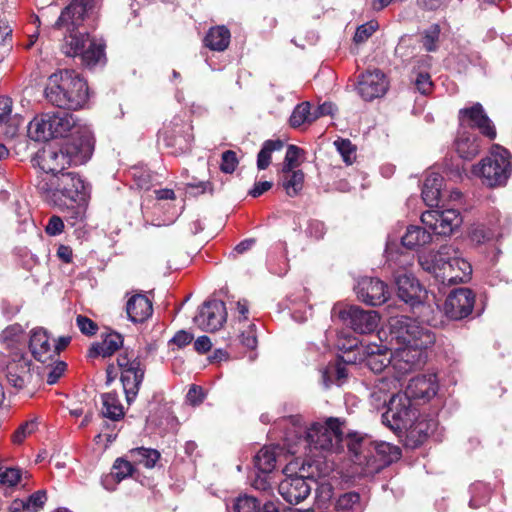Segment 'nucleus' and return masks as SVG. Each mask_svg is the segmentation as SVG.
Returning <instances> with one entry per match:
<instances>
[{"mask_svg": "<svg viewBox=\"0 0 512 512\" xmlns=\"http://www.w3.org/2000/svg\"><path fill=\"white\" fill-rule=\"evenodd\" d=\"M93 8L94 0H72L53 25L56 29L66 28L71 31L64 38L63 53L69 57L79 56L82 64L88 67H93L104 59V44L87 33H75L73 30L83 23Z\"/></svg>", "mask_w": 512, "mask_h": 512, "instance_id": "1", "label": "nucleus"}, {"mask_svg": "<svg viewBox=\"0 0 512 512\" xmlns=\"http://www.w3.org/2000/svg\"><path fill=\"white\" fill-rule=\"evenodd\" d=\"M399 385V379L391 377L379 379L374 386L371 397L376 400L377 405H384L388 401V409L382 416L383 422L397 432L408 430L417 433L424 432L417 410L412 406L411 399L407 395L402 393L392 394L388 400L387 394L397 390Z\"/></svg>", "mask_w": 512, "mask_h": 512, "instance_id": "2", "label": "nucleus"}, {"mask_svg": "<svg viewBox=\"0 0 512 512\" xmlns=\"http://www.w3.org/2000/svg\"><path fill=\"white\" fill-rule=\"evenodd\" d=\"M290 427L285 434L288 449L292 453L297 450L294 446L303 445L310 450L338 451L341 448L343 432L341 423L336 418H329L325 423H313L310 427L302 424L300 416H291L287 419Z\"/></svg>", "mask_w": 512, "mask_h": 512, "instance_id": "3", "label": "nucleus"}, {"mask_svg": "<svg viewBox=\"0 0 512 512\" xmlns=\"http://www.w3.org/2000/svg\"><path fill=\"white\" fill-rule=\"evenodd\" d=\"M347 447L352 462L361 468V476L375 475L400 455L398 448L389 443L374 442L357 434L348 436Z\"/></svg>", "mask_w": 512, "mask_h": 512, "instance_id": "4", "label": "nucleus"}, {"mask_svg": "<svg viewBox=\"0 0 512 512\" xmlns=\"http://www.w3.org/2000/svg\"><path fill=\"white\" fill-rule=\"evenodd\" d=\"M45 95L51 104L72 110L83 108L89 98L86 81L73 70L52 74L49 77Z\"/></svg>", "mask_w": 512, "mask_h": 512, "instance_id": "5", "label": "nucleus"}, {"mask_svg": "<svg viewBox=\"0 0 512 512\" xmlns=\"http://www.w3.org/2000/svg\"><path fill=\"white\" fill-rule=\"evenodd\" d=\"M422 268L442 283L457 284L470 279L472 266L454 245H443L430 257L420 258Z\"/></svg>", "mask_w": 512, "mask_h": 512, "instance_id": "6", "label": "nucleus"}, {"mask_svg": "<svg viewBox=\"0 0 512 512\" xmlns=\"http://www.w3.org/2000/svg\"><path fill=\"white\" fill-rule=\"evenodd\" d=\"M87 129L79 120L66 111L47 112L34 117L28 125V135L34 141H47L51 138L65 137Z\"/></svg>", "mask_w": 512, "mask_h": 512, "instance_id": "7", "label": "nucleus"}, {"mask_svg": "<svg viewBox=\"0 0 512 512\" xmlns=\"http://www.w3.org/2000/svg\"><path fill=\"white\" fill-rule=\"evenodd\" d=\"M389 328L391 337L403 346L427 349L435 342V335L427 326L408 316L391 317Z\"/></svg>", "mask_w": 512, "mask_h": 512, "instance_id": "8", "label": "nucleus"}, {"mask_svg": "<svg viewBox=\"0 0 512 512\" xmlns=\"http://www.w3.org/2000/svg\"><path fill=\"white\" fill-rule=\"evenodd\" d=\"M473 174L488 187L504 185L512 172L511 156L508 150L497 148L473 167Z\"/></svg>", "mask_w": 512, "mask_h": 512, "instance_id": "9", "label": "nucleus"}, {"mask_svg": "<svg viewBox=\"0 0 512 512\" xmlns=\"http://www.w3.org/2000/svg\"><path fill=\"white\" fill-rule=\"evenodd\" d=\"M117 364L121 371V382L128 403L137 396L144 379L145 366L132 352L125 350L117 357Z\"/></svg>", "mask_w": 512, "mask_h": 512, "instance_id": "10", "label": "nucleus"}, {"mask_svg": "<svg viewBox=\"0 0 512 512\" xmlns=\"http://www.w3.org/2000/svg\"><path fill=\"white\" fill-rule=\"evenodd\" d=\"M37 186L39 190L45 193L56 190L73 202L85 200V183L78 174L73 172L61 173L56 177V182H51V184L42 180Z\"/></svg>", "mask_w": 512, "mask_h": 512, "instance_id": "11", "label": "nucleus"}, {"mask_svg": "<svg viewBox=\"0 0 512 512\" xmlns=\"http://www.w3.org/2000/svg\"><path fill=\"white\" fill-rule=\"evenodd\" d=\"M421 221L433 233L449 236L461 225L462 217L455 209H434L423 212Z\"/></svg>", "mask_w": 512, "mask_h": 512, "instance_id": "12", "label": "nucleus"}, {"mask_svg": "<svg viewBox=\"0 0 512 512\" xmlns=\"http://www.w3.org/2000/svg\"><path fill=\"white\" fill-rule=\"evenodd\" d=\"M332 315H337L344 322H348L354 331L362 334L373 332L379 322L376 311L363 310L357 306H350L348 309H339L335 306Z\"/></svg>", "mask_w": 512, "mask_h": 512, "instance_id": "13", "label": "nucleus"}, {"mask_svg": "<svg viewBox=\"0 0 512 512\" xmlns=\"http://www.w3.org/2000/svg\"><path fill=\"white\" fill-rule=\"evenodd\" d=\"M75 135L78 137L71 139L62 147L69 166L85 164L91 158L94 150V138L88 128L81 129Z\"/></svg>", "mask_w": 512, "mask_h": 512, "instance_id": "14", "label": "nucleus"}, {"mask_svg": "<svg viewBox=\"0 0 512 512\" xmlns=\"http://www.w3.org/2000/svg\"><path fill=\"white\" fill-rule=\"evenodd\" d=\"M475 294L469 288H458L449 293L444 303V313L451 320L468 317L474 308Z\"/></svg>", "mask_w": 512, "mask_h": 512, "instance_id": "15", "label": "nucleus"}, {"mask_svg": "<svg viewBox=\"0 0 512 512\" xmlns=\"http://www.w3.org/2000/svg\"><path fill=\"white\" fill-rule=\"evenodd\" d=\"M227 312L225 303L221 300H209L203 303L194 323L202 330L214 332L226 322Z\"/></svg>", "mask_w": 512, "mask_h": 512, "instance_id": "16", "label": "nucleus"}, {"mask_svg": "<svg viewBox=\"0 0 512 512\" xmlns=\"http://www.w3.org/2000/svg\"><path fill=\"white\" fill-rule=\"evenodd\" d=\"M355 289L358 299L371 306L381 305L389 297L387 285L377 278L363 277Z\"/></svg>", "mask_w": 512, "mask_h": 512, "instance_id": "17", "label": "nucleus"}, {"mask_svg": "<svg viewBox=\"0 0 512 512\" xmlns=\"http://www.w3.org/2000/svg\"><path fill=\"white\" fill-rule=\"evenodd\" d=\"M388 90V80L385 74L375 69L367 71L360 76L357 91L365 101H372L382 97Z\"/></svg>", "mask_w": 512, "mask_h": 512, "instance_id": "18", "label": "nucleus"}, {"mask_svg": "<svg viewBox=\"0 0 512 512\" xmlns=\"http://www.w3.org/2000/svg\"><path fill=\"white\" fill-rule=\"evenodd\" d=\"M31 361L23 354L14 352L11 361L6 366V379L8 384L16 391H20L30 382Z\"/></svg>", "mask_w": 512, "mask_h": 512, "instance_id": "19", "label": "nucleus"}, {"mask_svg": "<svg viewBox=\"0 0 512 512\" xmlns=\"http://www.w3.org/2000/svg\"><path fill=\"white\" fill-rule=\"evenodd\" d=\"M311 479L303 476H288L279 483L280 495L290 504H298L311 492Z\"/></svg>", "mask_w": 512, "mask_h": 512, "instance_id": "20", "label": "nucleus"}, {"mask_svg": "<svg viewBox=\"0 0 512 512\" xmlns=\"http://www.w3.org/2000/svg\"><path fill=\"white\" fill-rule=\"evenodd\" d=\"M438 391V381L434 374H424L412 378L407 387L404 395L409 399H416L422 401H429Z\"/></svg>", "mask_w": 512, "mask_h": 512, "instance_id": "21", "label": "nucleus"}, {"mask_svg": "<svg viewBox=\"0 0 512 512\" xmlns=\"http://www.w3.org/2000/svg\"><path fill=\"white\" fill-rule=\"evenodd\" d=\"M32 161L34 166H38L43 172L51 173L53 176L61 174L69 166L62 148L59 150L44 148L37 152Z\"/></svg>", "mask_w": 512, "mask_h": 512, "instance_id": "22", "label": "nucleus"}, {"mask_svg": "<svg viewBox=\"0 0 512 512\" xmlns=\"http://www.w3.org/2000/svg\"><path fill=\"white\" fill-rule=\"evenodd\" d=\"M422 350L413 347H399L391 353V368L398 375L411 372L422 363Z\"/></svg>", "mask_w": 512, "mask_h": 512, "instance_id": "23", "label": "nucleus"}, {"mask_svg": "<svg viewBox=\"0 0 512 512\" xmlns=\"http://www.w3.org/2000/svg\"><path fill=\"white\" fill-rule=\"evenodd\" d=\"M190 130V127L182 125L180 119H174V121L165 126L162 131L166 145L175 147L177 151L181 153L190 150L193 139Z\"/></svg>", "mask_w": 512, "mask_h": 512, "instance_id": "24", "label": "nucleus"}, {"mask_svg": "<svg viewBox=\"0 0 512 512\" xmlns=\"http://www.w3.org/2000/svg\"><path fill=\"white\" fill-rule=\"evenodd\" d=\"M29 348L34 358L39 362L46 363L56 359V350H53L50 337L43 328H36L31 331Z\"/></svg>", "mask_w": 512, "mask_h": 512, "instance_id": "25", "label": "nucleus"}, {"mask_svg": "<svg viewBox=\"0 0 512 512\" xmlns=\"http://www.w3.org/2000/svg\"><path fill=\"white\" fill-rule=\"evenodd\" d=\"M395 283L397 286V295L405 303L412 307L421 303L422 287L419 282L411 275L398 273L395 275Z\"/></svg>", "mask_w": 512, "mask_h": 512, "instance_id": "26", "label": "nucleus"}, {"mask_svg": "<svg viewBox=\"0 0 512 512\" xmlns=\"http://www.w3.org/2000/svg\"><path fill=\"white\" fill-rule=\"evenodd\" d=\"M460 116L463 118L466 117L470 121V125L478 128L484 136L491 140L495 139V126L485 113L480 103H475L470 108L461 109Z\"/></svg>", "mask_w": 512, "mask_h": 512, "instance_id": "27", "label": "nucleus"}, {"mask_svg": "<svg viewBox=\"0 0 512 512\" xmlns=\"http://www.w3.org/2000/svg\"><path fill=\"white\" fill-rule=\"evenodd\" d=\"M365 365L374 373H381L391 366V353L386 347L370 343L363 348Z\"/></svg>", "mask_w": 512, "mask_h": 512, "instance_id": "28", "label": "nucleus"}, {"mask_svg": "<svg viewBox=\"0 0 512 512\" xmlns=\"http://www.w3.org/2000/svg\"><path fill=\"white\" fill-rule=\"evenodd\" d=\"M126 312L129 320L134 323H142L152 315V302L144 294L133 295L127 301Z\"/></svg>", "mask_w": 512, "mask_h": 512, "instance_id": "29", "label": "nucleus"}, {"mask_svg": "<svg viewBox=\"0 0 512 512\" xmlns=\"http://www.w3.org/2000/svg\"><path fill=\"white\" fill-rule=\"evenodd\" d=\"M443 177L436 172L427 175L422 189V198L428 206L438 204L442 195Z\"/></svg>", "mask_w": 512, "mask_h": 512, "instance_id": "30", "label": "nucleus"}, {"mask_svg": "<svg viewBox=\"0 0 512 512\" xmlns=\"http://www.w3.org/2000/svg\"><path fill=\"white\" fill-rule=\"evenodd\" d=\"M123 345V338L119 333L110 332L100 343L94 344L88 353L91 358L102 356L103 358L111 356Z\"/></svg>", "mask_w": 512, "mask_h": 512, "instance_id": "31", "label": "nucleus"}, {"mask_svg": "<svg viewBox=\"0 0 512 512\" xmlns=\"http://www.w3.org/2000/svg\"><path fill=\"white\" fill-rule=\"evenodd\" d=\"M230 38V31L225 26H216L209 29L204 43L210 50L222 52L228 48Z\"/></svg>", "mask_w": 512, "mask_h": 512, "instance_id": "32", "label": "nucleus"}, {"mask_svg": "<svg viewBox=\"0 0 512 512\" xmlns=\"http://www.w3.org/2000/svg\"><path fill=\"white\" fill-rule=\"evenodd\" d=\"M24 331L22 326L19 324H13L5 328L0 334L1 343L9 350L14 352L22 353L24 345Z\"/></svg>", "mask_w": 512, "mask_h": 512, "instance_id": "33", "label": "nucleus"}, {"mask_svg": "<svg viewBox=\"0 0 512 512\" xmlns=\"http://www.w3.org/2000/svg\"><path fill=\"white\" fill-rule=\"evenodd\" d=\"M402 245L408 249H415L432 241V234L420 226H409L401 238Z\"/></svg>", "mask_w": 512, "mask_h": 512, "instance_id": "34", "label": "nucleus"}, {"mask_svg": "<svg viewBox=\"0 0 512 512\" xmlns=\"http://www.w3.org/2000/svg\"><path fill=\"white\" fill-rule=\"evenodd\" d=\"M47 500L45 490H38L30 495L26 500H15L11 507V512H38L41 510Z\"/></svg>", "mask_w": 512, "mask_h": 512, "instance_id": "35", "label": "nucleus"}, {"mask_svg": "<svg viewBox=\"0 0 512 512\" xmlns=\"http://www.w3.org/2000/svg\"><path fill=\"white\" fill-rule=\"evenodd\" d=\"M456 151L463 159H472L479 153V143L475 135L460 133L455 142Z\"/></svg>", "mask_w": 512, "mask_h": 512, "instance_id": "36", "label": "nucleus"}, {"mask_svg": "<svg viewBox=\"0 0 512 512\" xmlns=\"http://www.w3.org/2000/svg\"><path fill=\"white\" fill-rule=\"evenodd\" d=\"M103 409L102 414L104 417L113 421H118L124 416V409L115 392H109L102 395Z\"/></svg>", "mask_w": 512, "mask_h": 512, "instance_id": "37", "label": "nucleus"}, {"mask_svg": "<svg viewBox=\"0 0 512 512\" xmlns=\"http://www.w3.org/2000/svg\"><path fill=\"white\" fill-rule=\"evenodd\" d=\"M284 147V142L280 139L266 140L261 150L257 155V168L259 170H265L271 163L272 153L281 151Z\"/></svg>", "mask_w": 512, "mask_h": 512, "instance_id": "38", "label": "nucleus"}, {"mask_svg": "<svg viewBox=\"0 0 512 512\" xmlns=\"http://www.w3.org/2000/svg\"><path fill=\"white\" fill-rule=\"evenodd\" d=\"M256 468L263 473H270L276 466L275 448L263 447L254 457Z\"/></svg>", "mask_w": 512, "mask_h": 512, "instance_id": "39", "label": "nucleus"}, {"mask_svg": "<svg viewBox=\"0 0 512 512\" xmlns=\"http://www.w3.org/2000/svg\"><path fill=\"white\" fill-rule=\"evenodd\" d=\"M129 454L136 463L146 468L155 467L157 461L160 459V453L157 450L144 447L132 449Z\"/></svg>", "mask_w": 512, "mask_h": 512, "instance_id": "40", "label": "nucleus"}, {"mask_svg": "<svg viewBox=\"0 0 512 512\" xmlns=\"http://www.w3.org/2000/svg\"><path fill=\"white\" fill-rule=\"evenodd\" d=\"M284 174L286 176L283 180L282 186L286 194L290 197L297 196L303 188L304 173L301 170H292L291 172Z\"/></svg>", "mask_w": 512, "mask_h": 512, "instance_id": "41", "label": "nucleus"}, {"mask_svg": "<svg viewBox=\"0 0 512 512\" xmlns=\"http://www.w3.org/2000/svg\"><path fill=\"white\" fill-rule=\"evenodd\" d=\"M313 115L311 111V105L309 102H302L298 104L289 119V123L291 127L298 128L304 123H311L313 122Z\"/></svg>", "mask_w": 512, "mask_h": 512, "instance_id": "42", "label": "nucleus"}, {"mask_svg": "<svg viewBox=\"0 0 512 512\" xmlns=\"http://www.w3.org/2000/svg\"><path fill=\"white\" fill-rule=\"evenodd\" d=\"M38 429V422L36 419L28 420L22 423L12 434V442L20 445L24 440L32 435Z\"/></svg>", "mask_w": 512, "mask_h": 512, "instance_id": "43", "label": "nucleus"}, {"mask_svg": "<svg viewBox=\"0 0 512 512\" xmlns=\"http://www.w3.org/2000/svg\"><path fill=\"white\" fill-rule=\"evenodd\" d=\"M334 145L347 165H351L355 161L356 147L350 140L340 138L334 142Z\"/></svg>", "mask_w": 512, "mask_h": 512, "instance_id": "44", "label": "nucleus"}, {"mask_svg": "<svg viewBox=\"0 0 512 512\" xmlns=\"http://www.w3.org/2000/svg\"><path fill=\"white\" fill-rule=\"evenodd\" d=\"M303 150L295 145H288L287 151L285 154L282 172L288 173L291 172L295 167H297L299 162V157L302 154Z\"/></svg>", "mask_w": 512, "mask_h": 512, "instance_id": "45", "label": "nucleus"}, {"mask_svg": "<svg viewBox=\"0 0 512 512\" xmlns=\"http://www.w3.org/2000/svg\"><path fill=\"white\" fill-rule=\"evenodd\" d=\"M259 509L258 500L248 495L239 496L233 505L234 512H258Z\"/></svg>", "mask_w": 512, "mask_h": 512, "instance_id": "46", "label": "nucleus"}, {"mask_svg": "<svg viewBox=\"0 0 512 512\" xmlns=\"http://www.w3.org/2000/svg\"><path fill=\"white\" fill-rule=\"evenodd\" d=\"M133 471H134L133 465L129 461H127L123 458H118L114 462L111 475L118 482H120L123 479L131 476Z\"/></svg>", "mask_w": 512, "mask_h": 512, "instance_id": "47", "label": "nucleus"}, {"mask_svg": "<svg viewBox=\"0 0 512 512\" xmlns=\"http://www.w3.org/2000/svg\"><path fill=\"white\" fill-rule=\"evenodd\" d=\"M379 28V24L375 20H371L365 24L358 26L354 35V42L357 44L367 41Z\"/></svg>", "mask_w": 512, "mask_h": 512, "instance_id": "48", "label": "nucleus"}, {"mask_svg": "<svg viewBox=\"0 0 512 512\" xmlns=\"http://www.w3.org/2000/svg\"><path fill=\"white\" fill-rule=\"evenodd\" d=\"M360 506V495L356 492H348L341 495L336 501V508L340 511H348Z\"/></svg>", "mask_w": 512, "mask_h": 512, "instance_id": "49", "label": "nucleus"}, {"mask_svg": "<svg viewBox=\"0 0 512 512\" xmlns=\"http://www.w3.org/2000/svg\"><path fill=\"white\" fill-rule=\"evenodd\" d=\"M21 479V472L17 468L0 467V483L2 485L13 487Z\"/></svg>", "mask_w": 512, "mask_h": 512, "instance_id": "50", "label": "nucleus"}, {"mask_svg": "<svg viewBox=\"0 0 512 512\" xmlns=\"http://www.w3.org/2000/svg\"><path fill=\"white\" fill-rule=\"evenodd\" d=\"M238 165L236 153L232 150H227L222 154L220 170L224 173H233Z\"/></svg>", "mask_w": 512, "mask_h": 512, "instance_id": "51", "label": "nucleus"}, {"mask_svg": "<svg viewBox=\"0 0 512 512\" xmlns=\"http://www.w3.org/2000/svg\"><path fill=\"white\" fill-rule=\"evenodd\" d=\"M76 325L81 333L86 336H93L98 331V325L93 320L84 315H77Z\"/></svg>", "mask_w": 512, "mask_h": 512, "instance_id": "52", "label": "nucleus"}, {"mask_svg": "<svg viewBox=\"0 0 512 512\" xmlns=\"http://www.w3.org/2000/svg\"><path fill=\"white\" fill-rule=\"evenodd\" d=\"M440 27L437 24L432 25L425 31L423 37V46L427 51H434L436 49V42L439 38Z\"/></svg>", "mask_w": 512, "mask_h": 512, "instance_id": "53", "label": "nucleus"}, {"mask_svg": "<svg viewBox=\"0 0 512 512\" xmlns=\"http://www.w3.org/2000/svg\"><path fill=\"white\" fill-rule=\"evenodd\" d=\"M241 343L249 348L255 349L257 346V336H256V326L254 324H250L247 330L243 331L240 335Z\"/></svg>", "mask_w": 512, "mask_h": 512, "instance_id": "54", "label": "nucleus"}, {"mask_svg": "<svg viewBox=\"0 0 512 512\" xmlns=\"http://www.w3.org/2000/svg\"><path fill=\"white\" fill-rule=\"evenodd\" d=\"M469 237L472 242L476 244H482L489 241L492 238V234L485 229L483 226L473 227L469 233Z\"/></svg>", "mask_w": 512, "mask_h": 512, "instance_id": "55", "label": "nucleus"}, {"mask_svg": "<svg viewBox=\"0 0 512 512\" xmlns=\"http://www.w3.org/2000/svg\"><path fill=\"white\" fill-rule=\"evenodd\" d=\"M326 232V228L323 222L319 220H310L306 233L308 236L315 239H321Z\"/></svg>", "mask_w": 512, "mask_h": 512, "instance_id": "56", "label": "nucleus"}, {"mask_svg": "<svg viewBox=\"0 0 512 512\" xmlns=\"http://www.w3.org/2000/svg\"><path fill=\"white\" fill-rule=\"evenodd\" d=\"M64 229V223L62 219L59 216H52L48 224L46 225L45 231L50 236H56L60 233H62Z\"/></svg>", "mask_w": 512, "mask_h": 512, "instance_id": "57", "label": "nucleus"}, {"mask_svg": "<svg viewBox=\"0 0 512 512\" xmlns=\"http://www.w3.org/2000/svg\"><path fill=\"white\" fill-rule=\"evenodd\" d=\"M66 368V364L62 361H57L56 365L49 369L47 373V383L50 385L55 384L59 378L63 375Z\"/></svg>", "mask_w": 512, "mask_h": 512, "instance_id": "58", "label": "nucleus"}, {"mask_svg": "<svg viewBox=\"0 0 512 512\" xmlns=\"http://www.w3.org/2000/svg\"><path fill=\"white\" fill-rule=\"evenodd\" d=\"M12 113V100L9 97H0V125L8 122Z\"/></svg>", "mask_w": 512, "mask_h": 512, "instance_id": "59", "label": "nucleus"}, {"mask_svg": "<svg viewBox=\"0 0 512 512\" xmlns=\"http://www.w3.org/2000/svg\"><path fill=\"white\" fill-rule=\"evenodd\" d=\"M415 84L422 94H428L432 90V81L427 73H420L416 78Z\"/></svg>", "mask_w": 512, "mask_h": 512, "instance_id": "60", "label": "nucleus"}, {"mask_svg": "<svg viewBox=\"0 0 512 512\" xmlns=\"http://www.w3.org/2000/svg\"><path fill=\"white\" fill-rule=\"evenodd\" d=\"M192 340L193 335L191 333L185 330H180L174 335L170 342L175 344L178 348H183L190 344Z\"/></svg>", "mask_w": 512, "mask_h": 512, "instance_id": "61", "label": "nucleus"}, {"mask_svg": "<svg viewBox=\"0 0 512 512\" xmlns=\"http://www.w3.org/2000/svg\"><path fill=\"white\" fill-rule=\"evenodd\" d=\"M187 401L192 405L200 404L204 399L203 389L197 385H191L186 395Z\"/></svg>", "mask_w": 512, "mask_h": 512, "instance_id": "62", "label": "nucleus"}, {"mask_svg": "<svg viewBox=\"0 0 512 512\" xmlns=\"http://www.w3.org/2000/svg\"><path fill=\"white\" fill-rule=\"evenodd\" d=\"M336 111V106L331 102H324L312 111L314 121L322 116L333 115Z\"/></svg>", "mask_w": 512, "mask_h": 512, "instance_id": "63", "label": "nucleus"}, {"mask_svg": "<svg viewBox=\"0 0 512 512\" xmlns=\"http://www.w3.org/2000/svg\"><path fill=\"white\" fill-rule=\"evenodd\" d=\"M272 185L273 184L270 181L257 182V183H255L253 188L249 191V195L254 198H257V197L261 196L264 192L270 190Z\"/></svg>", "mask_w": 512, "mask_h": 512, "instance_id": "64", "label": "nucleus"}]
</instances>
